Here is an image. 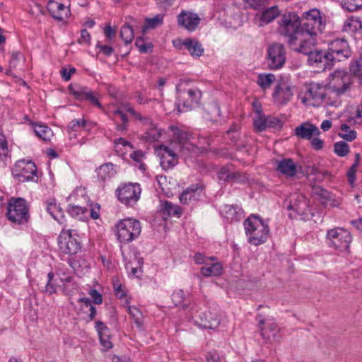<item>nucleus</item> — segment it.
Wrapping results in <instances>:
<instances>
[{"label": "nucleus", "instance_id": "nucleus-14", "mask_svg": "<svg viewBox=\"0 0 362 362\" xmlns=\"http://www.w3.org/2000/svg\"><path fill=\"white\" fill-rule=\"evenodd\" d=\"M68 88L70 93L73 95L76 100L80 101L88 100L91 104L98 107L99 108L103 107V105L99 102L98 99L88 87L70 84Z\"/></svg>", "mask_w": 362, "mask_h": 362}, {"label": "nucleus", "instance_id": "nucleus-6", "mask_svg": "<svg viewBox=\"0 0 362 362\" xmlns=\"http://www.w3.org/2000/svg\"><path fill=\"white\" fill-rule=\"evenodd\" d=\"M6 216L13 223L23 225L28 223L30 214L26 201L21 197L11 198L7 206Z\"/></svg>", "mask_w": 362, "mask_h": 362}, {"label": "nucleus", "instance_id": "nucleus-39", "mask_svg": "<svg viewBox=\"0 0 362 362\" xmlns=\"http://www.w3.org/2000/svg\"><path fill=\"white\" fill-rule=\"evenodd\" d=\"M35 135L44 141H50L53 136L52 129L46 125H36L34 128Z\"/></svg>", "mask_w": 362, "mask_h": 362}, {"label": "nucleus", "instance_id": "nucleus-62", "mask_svg": "<svg viewBox=\"0 0 362 362\" xmlns=\"http://www.w3.org/2000/svg\"><path fill=\"white\" fill-rule=\"evenodd\" d=\"M95 328L98 334V336L105 333V332H110L109 328L100 320H97L95 322Z\"/></svg>", "mask_w": 362, "mask_h": 362}, {"label": "nucleus", "instance_id": "nucleus-29", "mask_svg": "<svg viewBox=\"0 0 362 362\" xmlns=\"http://www.w3.org/2000/svg\"><path fill=\"white\" fill-rule=\"evenodd\" d=\"M262 10L263 11L259 18L261 25L272 22L280 15V11L277 6H272L269 8L266 7L264 9Z\"/></svg>", "mask_w": 362, "mask_h": 362}, {"label": "nucleus", "instance_id": "nucleus-23", "mask_svg": "<svg viewBox=\"0 0 362 362\" xmlns=\"http://www.w3.org/2000/svg\"><path fill=\"white\" fill-rule=\"evenodd\" d=\"M293 95L289 86L282 87L281 84H278L274 88L272 96L276 101L281 105H285L291 99Z\"/></svg>", "mask_w": 362, "mask_h": 362}, {"label": "nucleus", "instance_id": "nucleus-5", "mask_svg": "<svg viewBox=\"0 0 362 362\" xmlns=\"http://www.w3.org/2000/svg\"><path fill=\"white\" fill-rule=\"evenodd\" d=\"M302 29L304 35H316L322 33L325 28V21L323 20L321 12L317 8H312L303 13L300 18Z\"/></svg>", "mask_w": 362, "mask_h": 362}, {"label": "nucleus", "instance_id": "nucleus-24", "mask_svg": "<svg viewBox=\"0 0 362 362\" xmlns=\"http://www.w3.org/2000/svg\"><path fill=\"white\" fill-rule=\"evenodd\" d=\"M223 217L229 222L239 221L243 215V211L234 205H224L221 209Z\"/></svg>", "mask_w": 362, "mask_h": 362}, {"label": "nucleus", "instance_id": "nucleus-8", "mask_svg": "<svg viewBox=\"0 0 362 362\" xmlns=\"http://www.w3.org/2000/svg\"><path fill=\"white\" fill-rule=\"evenodd\" d=\"M59 250L64 254L73 255L81 251V242L76 230L63 229L58 237Z\"/></svg>", "mask_w": 362, "mask_h": 362}, {"label": "nucleus", "instance_id": "nucleus-44", "mask_svg": "<svg viewBox=\"0 0 362 362\" xmlns=\"http://www.w3.org/2000/svg\"><path fill=\"white\" fill-rule=\"evenodd\" d=\"M361 156L359 153H356L355 155V161L348 170L346 173L347 179L351 185H353L354 182L356 181V169L359 165Z\"/></svg>", "mask_w": 362, "mask_h": 362}, {"label": "nucleus", "instance_id": "nucleus-37", "mask_svg": "<svg viewBox=\"0 0 362 362\" xmlns=\"http://www.w3.org/2000/svg\"><path fill=\"white\" fill-rule=\"evenodd\" d=\"M120 37L124 42L125 45L130 44L134 37L133 25H131L128 23H126L122 25L120 29Z\"/></svg>", "mask_w": 362, "mask_h": 362}, {"label": "nucleus", "instance_id": "nucleus-36", "mask_svg": "<svg viewBox=\"0 0 362 362\" xmlns=\"http://www.w3.org/2000/svg\"><path fill=\"white\" fill-rule=\"evenodd\" d=\"M223 266L221 263L216 262L212 264L209 267H202L201 268V273L204 276H216L222 273Z\"/></svg>", "mask_w": 362, "mask_h": 362}, {"label": "nucleus", "instance_id": "nucleus-32", "mask_svg": "<svg viewBox=\"0 0 362 362\" xmlns=\"http://www.w3.org/2000/svg\"><path fill=\"white\" fill-rule=\"evenodd\" d=\"M254 106L256 107L257 115L253 119V126L256 132H262L267 128V117L263 114L260 105L259 107H257L254 104Z\"/></svg>", "mask_w": 362, "mask_h": 362}, {"label": "nucleus", "instance_id": "nucleus-63", "mask_svg": "<svg viewBox=\"0 0 362 362\" xmlns=\"http://www.w3.org/2000/svg\"><path fill=\"white\" fill-rule=\"evenodd\" d=\"M8 153V144L4 138L0 139V160L6 157Z\"/></svg>", "mask_w": 362, "mask_h": 362}, {"label": "nucleus", "instance_id": "nucleus-26", "mask_svg": "<svg viewBox=\"0 0 362 362\" xmlns=\"http://www.w3.org/2000/svg\"><path fill=\"white\" fill-rule=\"evenodd\" d=\"M46 211L59 223H64V214L63 210L59 205L57 204L55 199H52L46 202Z\"/></svg>", "mask_w": 362, "mask_h": 362}, {"label": "nucleus", "instance_id": "nucleus-34", "mask_svg": "<svg viewBox=\"0 0 362 362\" xmlns=\"http://www.w3.org/2000/svg\"><path fill=\"white\" fill-rule=\"evenodd\" d=\"M163 23V18L161 15H156L153 18H146L141 27V33L144 35L148 30L156 29Z\"/></svg>", "mask_w": 362, "mask_h": 362}, {"label": "nucleus", "instance_id": "nucleus-17", "mask_svg": "<svg viewBox=\"0 0 362 362\" xmlns=\"http://www.w3.org/2000/svg\"><path fill=\"white\" fill-rule=\"evenodd\" d=\"M196 322L204 329H214L219 326L221 320L216 313L206 310L199 315Z\"/></svg>", "mask_w": 362, "mask_h": 362}, {"label": "nucleus", "instance_id": "nucleus-38", "mask_svg": "<svg viewBox=\"0 0 362 362\" xmlns=\"http://www.w3.org/2000/svg\"><path fill=\"white\" fill-rule=\"evenodd\" d=\"M344 30L346 32H356L362 30V21L358 17L351 16L344 25Z\"/></svg>", "mask_w": 362, "mask_h": 362}, {"label": "nucleus", "instance_id": "nucleus-47", "mask_svg": "<svg viewBox=\"0 0 362 362\" xmlns=\"http://www.w3.org/2000/svg\"><path fill=\"white\" fill-rule=\"evenodd\" d=\"M245 5L253 10L264 9L269 6V0H243Z\"/></svg>", "mask_w": 362, "mask_h": 362}, {"label": "nucleus", "instance_id": "nucleus-19", "mask_svg": "<svg viewBox=\"0 0 362 362\" xmlns=\"http://www.w3.org/2000/svg\"><path fill=\"white\" fill-rule=\"evenodd\" d=\"M203 187L199 184L189 186L180 195V201L182 204H189L199 200L202 196Z\"/></svg>", "mask_w": 362, "mask_h": 362}, {"label": "nucleus", "instance_id": "nucleus-52", "mask_svg": "<svg viewBox=\"0 0 362 362\" xmlns=\"http://www.w3.org/2000/svg\"><path fill=\"white\" fill-rule=\"evenodd\" d=\"M68 213L72 217H78L81 218V216L88 212V209L86 207H81L78 205H69Z\"/></svg>", "mask_w": 362, "mask_h": 362}, {"label": "nucleus", "instance_id": "nucleus-10", "mask_svg": "<svg viewBox=\"0 0 362 362\" xmlns=\"http://www.w3.org/2000/svg\"><path fill=\"white\" fill-rule=\"evenodd\" d=\"M12 175L22 182L37 181V168L32 160H19L12 169Z\"/></svg>", "mask_w": 362, "mask_h": 362}, {"label": "nucleus", "instance_id": "nucleus-42", "mask_svg": "<svg viewBox=\"0 0 362 362\" xmlns=\"http://www.w3.org/2000/svg\"><path fill=\"white\" fill-rule=\"evenodd\" d=\"M349 74L353 77L358 76L362 79V60H361V56L358 59L351 61L349 64Z\"/></svg>", "mask_w": 362, "mask_h": 362}, {"label": "nucleus", "instance_id": "nucleus-16", "mask_svg": "<svg viewBox=\"0 0 362 362\" xmlns=\"http://www.w3.org/2000/svg\"><path fill=\"white\" fill-rule=\"evenodd\" d=\"M308 207L307 198L303 194H297L290 198L287 209L293 211L298 216H303L307 214Z\"/></svg>", "mask_w": 362, "mask_h": 362}, {"label": "nucleus", "instance_id": "nucleus-59", "mask_svg": "<svg viewBox=\"0 0 362 362\" xmlns=\"http://www.w3.org/2000/svg\"><path fill=\"white\" fill-rule=\"evenodd\" d=\"M88 294L93 299V303L99 305L103 303V296L98 290L92 288L88 291Z\"/></svg>", "mask_w": 362, "mask_h": 362}, {"label": "nucleus", "instance_id": "nucleus-20", "mask_svg": "<svg viewBox=\"0 0 362 362\" xmlns=\"http://www.w3.org/2000/svg\"><path fill=\"white\" fill-rule=\"evenodd\" d=\"M295 136L299 139L310 140L313 136H319L320 131L318 127L309 122H305L296 127L294 129Z\"/></svg>", "mask_w": 362, "mask_h": 362}, {"label": "nucleus", "instance_id": "nucleus-60", "mask_svg": "<svg viewBox=\"0 0 362 362\" xmlns=\"http://www.w3.org/2000/svg\"><path fill=\"white\" fill-rule=\"evenodd\" d=\"M315 194L325 201L331 199V193L321 187L315 189Z\"/></svg>", "mask_w": 362, "mask_h": 362}, {"label": "nucleus", "instance_id": "nucleus-61", "mask_svg": "<svg viewBox=\"0 0 362 362\" xmlns=\"http://www.w3.org/2000/svg\"><path fill=\"white\" fill-rule=\"evenodd\" d=\"M96 47L98 48L100 52H102L105 57H110L114 52V49L112 47L109 45H103L100 42H98Z\"/></svg>", "mask_w": 362, "mask_h": 362}, {"label": "nucleus", "instance_id": "nucleus-15", "mask_svg": "<svg viewBox=\"0 0 362 362\" xmlns=\"http://www.w3.org/2000/svg\"><path fill=\"white\" fill-rule=\"evenodd\" d=\"M200 18L197 13L190 11H182L177 16V24L179 27L192 32L197 29L200 23Z\"/></svg>", "mask_w": 362, "mask_h": 362}, {"label": "nucleus", "instance_id": "nucleus-35", "mask_svg": "<svg viewBox=\"0 0 362 362\" xmlns=\"http://www.w3.org/2000/svg\"><path fill=\"white\" fill-rule=\"evenodd\" d=\"M275 79V75L273 74H260L257 76V83L262 89L267 90L271 87Z\"/></svg>", "mask_w": 362, "mask_h": 362}, {"label": "nucleus", "instance_id": "nucleus-4", "mask_svg": "<svg viewBox=\"0 0 362 362\" xmlns=\"http://www.w3.org/2000/svg\"><path fill=\"white\" fill-rule=\"evenodd\" d=\"M116 235L121 243H129L137 238L141 232V225L139 220L127 218L119 220L115 225Z\"/></svg>", "mask_w": 362, "mask_h": 362}, {"label": "nucleus", "instance_id": "nucleus-11", "mask_svg": "<svg viewBox=\"0 0 362 362\" xmlns=\"http://www.w3.org/2000/svg\"><path fill=\"white\" fill-rule=\"evenodd\" d=\"M141 192V189L137 183L124 184L116 190L118 199L128 206L136 204L140 198Z\"/></svg>", "mask_w": 362, "mask_h": 362}, {"label": "nucleus", "instance_id": "nucleus-40", "mask_svg": "<svg viewBox=\"0 0 362 362\" xmlns=\"http://www.w3.org/2000/svg\"><path fill=\"white\" fill-rule=\"evenodd\" d=\"M338 135L347 141H352L356 138L357 133L355 130L351 129L348 124H342Z\"/></svg>", "mask_w": 362, "mask_h": 362}, {"label": "nucleus", "instance_id": "nucleus-2", "mask_svg": "<svg viewBox=\"0 0 362 362\" xmlns=\"http://www.w3.org/2000/svg\"><path fill=\"white\" fill-rule=\"evenodd\" d=\"M244 227L250 244L259 245L267 241L269 228L259 216L251 214L244 221Z\"/></svg>", "mask_w": 362, "mask_h": 362}, {"label": "nucleus", "instance_id": "nucleus-33", "mask_svg": "<svg viewBox=\"0 0 362 362\" xmlns=\"http://www.w3.org/2000/svg\"><path fill=\"white\" fill-rule=\"evenodd\" d=\"M162 134V129L157 127V125L148 127L147 130L142 134L141 139L146 142H154L158 141Z\"/></svg>", "mask_w": 362, "mask_h": 362}, {"label": "nucleus", "instance_id": "nucleus-56", "mask_svg": "<svg viewBox=\"0 0 362 362\" xmlns=\"http://www.w3.org/2000/svg\"><path fill=\"white\" fill-rule=\"evenodd\" d=\"M267 122L268 128L281 129L283 125L279 119L272 116L267 117Z\"/></svg>", "mask_w": 362, "mask_h": 362}, {"label": "nucleus", "instance_id": "nucleus-46", "mask_svg": "<svg viewBox=\"0 0 362 362\" xmlns=\"http://www.w3.org/2000/svg\"><path fill=\"white\" fill-rule=\"evenodd\" d=\"M171 299L175 306L182 305L183 309L187 308L188 305L184 303L185 295L183 290L180 289L174 291L171 296Z\"/></svg>", "mask_w": 362, "mask_h": 362}, {"label": "nucleus", "instance_id": "nucleus-58", "mask_svg": "<svg viewBox=\"0 0 362 362\" xmlns=\"http://www.w3.org/2000/svg\"><path fill=\"white\" fill-rule=\"evenodd\" d=\"M306 172L311 175H322V177L328 175L327 171H322L319 167L315 165H308L306 167Z\"/></svg>", "mask_w": 362, "mask_h": 362}, {"label": "nucleus", "instance_id": "nucleus-43", "mask_svg": "<svg viewBox=\"0 0 362 362\" xmlns=\"http://www.w3.org/2000/svg\"><path fill=\"white\" fill-rule=\"evenodd\" d=\"M187 95L190 99V103L185 102L184 106L191 108L194 104H198L202 98V92L199 89H189Z\"/></svg>", "mask_w": 362, "mask_h": 362}, {"label": "nucleus", "instance_id": "nucleus-3", "mask_svg": "<svg viewBox=\"0 0 362 362\" xmlns=\"http://www.w3.org/2000/svg\"><path fill=\"white\" fill-rule=\"evenodd\" d=\"M279 33L287 39L288 45H293V40H300L304 35L300 18L294 12L285 13L279 21Z\"/></svg>", "mask_w": 362, "mask_h": 362}, {"label": "nucleus", "instance_id": "nucleus-12", "mask_svg": "<svg viewBox=\"0 0 362 362\" xmlns=\"http://www.w3.org/2000/svg\"><path fill=\"white\" fill-rule=\"evenodd\" d=\"M268 66L271 70L279 69L286 63V49L284 45L274 43L267 49Z\"/></svg>", "mask_w": 362, "mask_h": 362}, {"label": "nucleus", "instance_id": "nucleus-22", "mask_svg": "<svg viewBox=\"0 0 362 362\" xmlns=\"http://www.w3.org/2000/svg\"><path fill=\"white\" fill-rule=\"evenodd\" d=\"M327 90V86H323L319 83H312L306 93L307 99L321 103L326 98Z\"/></svg>", "mask_w": 362, "mask_h": 362}, {"label": "nucleus", "instance_id": "nucleus-49", "mask_svg": "<svg viewBox=\"0 0 362 362\" xmlns=\"http://www.w3.org/2000/svg\"><path fill=\"white\" fill-rule=\"evenodd\" d=\"M128 310L129 315L136 326L139 328L141 327L143 325L141 312L135 306H129Z\"/></svg>", "mask_w": 362, "mask_h": 362}, {"label": "nucleus", "instance_id": "nucleus-50", "mask_svg": "<svg viewBox=\"0 0 362 362\" xmlns=\"http://www.w3.org/2000/svg\"><path fill=\"white\" fill-rule=\"evenodd\" d=\"M54 276V273L52 272H49L47 274V281L44 288L42 290V292L47 293L49 296L57 292L56 285L52 282Z\"/></svg>", "mask_w": 362, "mask_h": 362}, {"label": "nucleus", "instance_id": "nucleus-9", "mask_svg": "<svg viewBox=\"0 0 362 362\" xmlns=\"http://www.w3.org/2000/svg\"><path fill=\"white\" fill-rule=\"evenodd\" d=\"M354 83L353 77L344 71H335L327 86V90L340 97L349 91Z\"/></svg>", "mask_w": 362, "mask_h": 362}, {"label": "nucleus", "instance_id": "nucleus-25", "mask_svg": "<svg viewBox=\"0 0 362 362\" xmlns=\"http://www.w3.org/2000/svg\"><path fill=\"white\" fill-rule=\"evenodd\" d=\"M95 172L97 173L98 180L103 183L109 181L116 175V170L114 169V166L111 163L101 165L95 170Z\"/></svg>", "mask_w": 362, "mask_h": 362}, {"label": "nucleus", "instance_id": "nucleus-31", "mask_svg": "<svg viewBox=\"0 0 362 362\" xmlns=\"http://www.w3.org/2000/svg\"><path fill=\"white\" fill-rule=\"evenodd\" d=\"M47 10L50 16L58 21H63L64 18L61 12L65 10V6L62 3L49 0L47 3Z\"/></svg>", "mask_w": 362, "mask_h": 362}, {"label": "nucleus", "instance_id": "nucleus-18", "mask_svg": "<svg viewBox=\"0 0 362 362\" xmlns=\"http://www.w3.org/2000/svg\"><path fill=\"white\" fill-rule=\"evenodd\" d=\"M277 166L276 171L287 177H294L298 172L302 171V167L296 165L291 158H284L281 160H277Z\"/></svg>", "mask_w": 362, "mask_h": 362}, {"label": "nucleus", "instance_id": "nucleus-51", "mask_svg": "<svg viewBox=\"0 0 362 362\" xmlns=\"http://www.w3.org/2000/svg\"><path fill=\"white\" fill-rule=\"evenodd\" d=\"M78 301L79 303H83V305L86 308H89L90 313L88 315V321L90 322V321L93 320L94 318L96 316L97 310H96V308L93 305L91 300L88 298L82 297V298H80L78 300Z\"/></svg>", "mask_w": 362, "mask_h": 362}, {"label": "nucleus", "instance_id": "nucleus-57", "mask_svg": "<svg viewBox=\"0 0 362 362\" xmlns=\"http://www.w3.org/2000/svg\"><path fill=\"white\" fill-rule=\"evenodd\" d=\"M110 339V332H105L99 335L100 344L106 349H109L112 347V344Z\"/></svg>", "mask_w": 362, "mask_h": 362}, {"label": "nucleus", "instance_id": "nucleus-1", "mask_svg": "<svg viewBox=\"0 0 362 362\" xmlns=\"http://www.w3.org/2000/svg\"><path fill=\"white\" fill-rule=\"evenodd\" d=\"M351 49L346 40L337 39L329 45L327 51L318 50L314 54L315 61L318 62V69L322 71L331 69L337 62H341L351 57Z\"/></svg>", "mask_w": 362, "mask_h": 362}, {"label": "nucleus", "instance_id": "nucleus-21", "mask_svg": "<svg viewBox=\"0 0 362 362\" xmlns=\"http://www.w3.org/2000/svg\"><path fill=\"white\" fill-rule=\"evenodd\" d=\"M160 149L163 150L160 156V165L164 170L172 169L177 164V156L176 153L165 145H160Z\"/></svg>", "mask_w": 362, "mask_h": 362}, {"label": "nucleus", "instance_id": "nucleus-45", "mask_svg": "<svg viewBox=\"0 0 362 362\" xmlns=\"http://www.w3.org/2000/svg\"><path fill=\"white\" fill-rule=\"evenodd\" d=\"M334 152L338 156L344 157L350 152V147L345 141H340L334 144Z\"/></svg>", "mask_w": 362, "mask_h": 362}, {"label": "nucleus", "instance_id": "nucleus-30", "mask_svg": "<svg viewBox=\"0 0 362 362\" xmlns=\"http://www.w3.org/2000/svg\"><path fill=\"white\" fill-rule=\"evenodd\" d=\"M170 129L173 132V139L183 147L188 144V141L192 137V135L186 131H182L175 126H170Z\"/></svg>", "mask_w": 362, "mask_h": 362}, {"label": "nucleus", "instance_id": "nucleus-28", "mask_svg": "<svg viewBox=\"0 0 362 362\" xmlns=\"http://www.w3.org/2000/svg\"><path fill=\"white\" fill-rule=\"evenodd\" d=\"M182 45L193 57H199L204 52L202 45L196 39L187 38L182 42Z\"/></svg>", "mask_w": 362, "mask_h": 362}, {"label": "nucleus", "instance_id": "nucleus-41", "mask_svg": "<svg viewBox=\"0 0 362 362\" xmlns=\"http://www.w3.org/2000/svg\"><path fill=\"white\" fill-rule=\"evenodd\" d=\"M135 45L139 49L141 53H151L153 50V43L149 42H146L143 36L138 37L135 41Z\"/></svg>", "mask_w": 362, "mask_h": 362}, {"label": "nucleus", "instance_id": "nucleus-48", "mask_svg": "<svg viewBox=\"0 0 362 362\" xmlns=\"http://www.w3.org/2000/svg\"><path fill=\"white\" fill-rule=\"evenodd\" d=\"M342 7L351 12L362 8V0H342Z\"/></svg>", "mask_w": 362, "mask_h": 362}, {"label": "nucleus", "instance_id": "nucleus-54", "mask_svg": "<svg viewBox=\"0 0 362 362\" xmlns=\"http://www.w3.org/2000/svg\"><path fill=\"white\" fill-rule=\"evenodd\" d=\"M232 170L228 165L222 167L218 171V177L219 180L230 182Z\"/></svg>", "mask_w": 362, "mask_h": 362}, {"label": "nucleus", "instance_id": "nucleus-7", "mask_svg": "<svg viewBox=\"0 0 362 362\" xmlns=\"http://www.w3.org/2000/svg\"><path fill=\"white\" fill-rule=\"evenodd\" d=\"M326 239L329 247L341 252H349V245L352 240V236L347 230L340 227L328 230Z\"/></svg>", "mask_w": 362, "mask_h": 362}, {"label": "nucleus", "instance_id": "nucleus-27", "mask_svg": "<svg viewBox=\"0 0 362 362\" xmlns=\"http://www.w3.org/2000/svg\"><path fill=\"white\" fill-rule=\"evenodd\" d=\"M160 212L163 216L180 217L182 214L181 207L165 200L160 202Z\"/></svg>", "mask_w": 362, "mask_h": 362}, {"label": "nucleus", "instance_id": "nucleus-64", "mask_svg": "<svg viewBox=\"0 0 362 362\" xmlns=\"http://www.w3.org/2000/svg\"><path fill=\"white\" fill-rule=\"evenodd\" d=\"M76 72L74 67H70L69 70L65 68L62 69L60 71L61 75L65 81H68L71 79V74Z\"/></svg>", "mask_w": 362, "mask_h": 362}, {"label": "nucleus", "instance_id": "nucleus-55", "mask_svg": "<svg viewBox=\"0 0 362 362\" xmlns=\"http://www.w3.org/2000/svg\"><path fill=\"white\" fill-rule=\"evenodd\" d=\"M87 121L84 118L75 119L71 120L68 126V128L74 132H76L78 127H85Z\"/></svg>", "mask_w": 362, "mask_h": 362}, {"label": "nucleus", "instance_id": "nucleus-53", "mask_svg": "<svg viewBox=\"0 0 362 362\" xmlns=\"http://www.w3.org/2000/svg\"><path fill=\"white\" fill-rule=\"evenodd\" d=\"M248 181V177L245 173L240 171L232 170L230 181L229 182L246 183Z\"/></svg>", "mask_w": 362, "mask_h": 362}, {"label": "nucleus", "instance_id": "nucleus-13", "mask_svg": "<svg viewBox=\"0 0 362 362\" xmlns=\"http://www.w3.org/2000/svg\"><path fill=\"white\" fill-rule=\"evenodd\" d=\"M300 40H293V45H288L289 47L298 53H302L305 55L308 56V63L311 66H315L318 69V66L320 64L318 62L315 61L314 58V54H316L318 50L317 51H312L311 47V43L310 41H308L307 39L305 38L304 35H300L299 36Z\"/></svg>", "mask_w": 362, "mask_h": 362}]
</instances>
